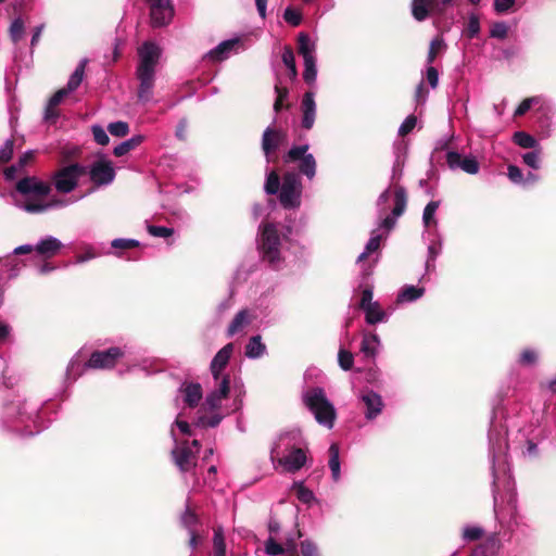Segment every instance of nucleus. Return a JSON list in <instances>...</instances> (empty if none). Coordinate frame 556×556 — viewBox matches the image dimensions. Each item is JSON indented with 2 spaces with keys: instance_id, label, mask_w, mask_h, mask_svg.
Instances as JSON below:
<instances>
[{
  "instance_id": "nucleus-30",
  "label": "nucleus",
  "mask_w": 556,
  "mask_h": 556,
  "mask_svg": "<svg viewBox=\"0 0 556 556\" xmlns=\"http://www.w3.org/2000/svg\"><path fill=\"white\" fill-rule=\"evenodd\" d=\"M241 401H235L232 407L225 408L224 414H213L211 417L201 416L199 417L198 421L195 422V426L198 427H216L225 415H228L232 412H236L240 408Z\"/></svg>"
},
{
  "instance_id": "nucleus-29",
  "label": "nucleus",
  "mask_w": 556,
  "mask_h": 556,
  "mask_svg": "<svg viewBox=\"0 0 556 556\" xmlns=\"http://www.w3.org/2000/svg\"><path fill=\"white\" fill-rule=\"evenodd\" d=\"M68 96L64 88L59 89L49 100L45 110V119L47 122L55 121L59 116L56 106Z\"/></svg>"
},
{
  "instance_id": "nucleus-41",
  "label": "nucleus",
  "mask_w": 556,
  "mask_h": 556,
  "mask_svg": "<svg viewBox=\"0 0 556 556\" xmlns=\"http://www.w3.org/2000/svg\"><path fill=\"white\" fill-rule=\"evenodd\" d=\"M439 205V201H430L424 208L422 223L426 228H430L432 225L437 227L438 222L435 219V213Z\"/></svg>"
},
{
  "instance_id": "nucleus-39",
  "label": "nucleus",
  "mask_w": 556,
  "mask_h": 556,
  "mask_svg": "<svg viewBox=\"0 0 556 556\" xmlns=\"http://www.w3.org/2000/svg\"><path fill=\"white\" fill-rule=\"evenodd\" d=\"M425 293L424 288H418L415 286H405L400 293L397 294L399 303H409L418 300Z\"/></svg>"
},
{
  "instance_id": "nucleus-20",
  "label": "nucleus",
  "mask_w": 556,
  "mask_h": 556,
  "mask_svg": "<svg viewBox=\"0 0 556 556\" xmlns=\"http://www.w3.org/2000/svg\"><path fill=\"white\" fill-rule=\"evenodd\" d=\"M232 352H233V343H228L223 349H220L216 353V355L213 357L211 365H210V370H211L214 381H218L223 377H229L228 375H223V370L229 363Z\"/></svg>"
},
{
  "instance_id": "nucleus-15",
  "label": "nucleus",
  "mask_w": 556,
  "mask_h": 556,
  "mask_svg": "<svg viewBox=\"0 0 556 556\" xmlns=\"http://www.w3.org/2000/svg\"><path fill=\"white\" fill-rule=\"evenodd\" d=\"M90 180L97 186L110 185L115 178V170L112 162L100 160L89 167Z\"/></svg>"
},
{
  "instance_id": "nucleus-16",
  "label": "nucleus",
  "mask_w": 556,
  "mask_h": 556,
  "mask_svg": "<svg viewBox=\"0 0 556 556\" xmlns=\"http://www.w3.org/2000/svg\"><path fill=\"white\" fill-rule=\"evenodd\" d=\"M214 389L206 395L204 406L207 410H216L223 408V401L229 394V377H223L218 381H214Z\"/></svg>"
},
{
  "instance_id": "nucleus-19",
  "label": "nucleus",
  "mask_w": 556,
  "mask_h": 556,
  "mask_svg": "<svg viewBox=\"0 0 556 556\" xmlns=\"http://www.w3.org/2000/svg\"><path fill=\"white\" fill-rule=\"evenodd\" d=\"M407 203V194L406 190L403 187H396L394 190V207L392 210L391 216H386L382 218L380 223V227L386 228L387 230H390L394 227L395 220L397 217H400L405 208Z\"/></svg>"
},
{
  "instance_id": "nucleus-26",
  "label": "nucleus",
  "mask_w": 556,
  "mask_h": 556,
  "mask_svg": "<svg viewBox=\"0 0 556 556\" xmlns=\"http://www.w3.org/2000/svg\"><path fill=\"white\" fill-rule=\"evenodd\" d=\"M502 543L496 533H492L485 538L472 552V556H498Z\"/></svg>"
},
{
  "instance_id": "nucleus-56",
  "label": "nucleus",
  "mask_w": 556,
  "mask_h": 556,
  "mask_svg": "<svg viewBox=\"0 0 556 556\" xmlns=\"http://www.w3.org/2000/svg\"><path fill=\"white\" fill-rule=\"evenodd\" d=\"M480 31V21L478 15L470 14L468 17V24L466 29V36L469 39L475 38Z\"/></svg>"
},
{
  "instance_id": "nucleus-21",
  "label": "nucleus",
  "mask_w": 556,
  "mask_h": 556,
  "mask_svg": "<svg viewBox=\"0 0 556 556\" xmlns=\"http://www.w3.org/2000/svg\"><path fill=\"white\" fill-rule=\"evenodd\" d=\"M240 47V40L238 38L224 40L214 49L210 50L204 58L213 62H220L228 59L231 54L238 53Z\"/></svg>"
},
{
  "instance_id": "nucleus-24",
  "label": "nucleus",
  "mask_w": 556,
  "mask_h": 556,
  "mask_svg": "<svg viewBox=\"0 0 556 556\" xmlns=\"http://www.w3.org/2000/svg\"><path fill=\"white\" fill-rule=\"evenodd\" d=\"M362 401L366 406L365 416L368 420L375 419L383 408L381 396L374 391H365L361 395Z\"/></svg>"
},
{
  "instance_id": "nucleus-14",
  "label": "nucleus",
  "mask_w": 556,
  "mask_h": 556,
  "mask_svg": "<svg viewBox=\"0 0 556 556\" xmlns=\"http://www.w3.org/2000/svg\"><path fill=\"white\" fill-rule=\"evenodd\" d=\"M300 444V435L296 432H286L279 434L270 448V460L274 467L277 468L276 462L279 459V457L291 452Z\"/></svg>"
},
{
  "instance_id": "nucleus-34",
  "label": "nucleus",
  "mask_w": 556,
  "mask_h": 556,
  "mask_svg": "<svg viewBox=\"0 0 556 556\" xmlns=\"http://www.w3.org/2000/svg\"><path fill=\"white\" fill-rule=\"evenodd\" d=\"M266 353V345L261 336H253L245 345V356L251 359L260 358Z\"/></svg>"
},
{
  "instance_id": "nucleus-54",
  "label": "nucleus",
  "mask_w": 556,
  "mask_h": 556,
  "mask_svg": "<svg viewBox=\"0 0 556 556\" xmlns=\"http://www.w3.org/2000/svg\"><path fill=\"white\" fill-rule=\"evenodd\" d=\"M338 362H339V366L343 370H350L354 364V356L351 352H349L344 349H340V351L338 353Z\"/></svg>"
},
{
  "instance_id": "nucleus-63",
  "label": "nucleus",
  "mask_w": 556,
  "mask_h": 556,
  "mask_svg": "<svg viewBox=\"0 0 556 556\" xmlns=\"http://www.w3.org/2000/svg\"><path fill=\"white\" fill-rule=\"evenodd\" d=\"M81 374L78 355L74 356L66 368V377L75 380Z\"/></svg>"
},
{
  "instance_id": "nucleus-61",
  "label": "nucleus",
  "mask_w": 556,
  "mask_h": 556,
  "mask_svg": "<svg viewBox=\"0 0 556 556\" xmlns=\"http://www.w3.org/2000/svg\"><path fill=\"white\" fill-rule=\"evenodd\" d=\"M148 232L153 237L167 238L173 235L174 230L165 226L149 225Z\"/></svg>"
},
{
  "instance_id": "nucleus-59",
  "label": "nucleus",
  "mask_w": 556,
  "mask_h": 556,
  "mask_svg": "<svg viewBox=\"0 0 556 556\" xmlns=\"http://www.w3.org/2000/svg\"><path fill=\"white\" fill-rule=\"evenodd\" d=\"M14 142L11 139L5 140V142L0 147V165L11 160Z\"/></svg>"
},
{
  "instance_id": "nucleus-45",
  "label": "nucleus",
  "mask_w": 556,
  "mask_h": 556,
  "mask_svg": "<svg viewBox=\"0 0 556 556\" xmlns=\"http://www.w3.org/2000/svg\"><path fill=\"white\" fill-rule=\"evenodd\" d=\"M213 547V556H226V543L222 527H218L214 530Z\"/></svg>"
},
{
  "instance_id": "nucleus-11",
  "label": "nucleus",
  "mask_w": 556,
  "mask_h": 556,
  "mask_svg": "<svg viewBox=\"0 0 556 556\" xmlns=\"http://www.w3.org/2000/svg\"><path fill=\"white\" fill-rule=\"evenodd\" d=\"M199 450L200 442L198 440H193L191 444L184 442L173 448L174 463L181 472H189L195 467Z\"/></svg>"
},
{
  "instance_id": "nucleus-64",
  "label": "nucleus",
  "mask_w": 556,
  "mask_h": 556,
  "mask_svg": "<svg viewBox=\"0 0 556 556\" xmlns=\"http://www.w3.org/2000/svg\"><path fill=\"white\" fill-rule=\"evenodd\" d=\"M416 124H417L416 116H414V115L407 116L399 128V135L405 136V135L409 134L415 128Z\"/></svg>"
},
{
  "instance_id": "nucleus-60",
  "label": "nucleus",
  "mask_w": 556,
  "mask_h": 556,
  "mask_svg": "<svg viewBox=\"0 0 556 556\" xmlns=\"http://www.w3.org/2000/svg\"><path fill=\"white\" fill-rule=\"evenodd\" d=\"M265 552L270 556H278L285 554V547L277 543L273 538H269L265 542Z\"/></svg>"
},
{
  "instance_id": "nucleus-1",
  "label": "nucleus",
  "mask_w": 556,
  "mask_h": 556,
  "mask_svg": "<svg viewBox=\"0 0 556 556\" xmlns=\"http://www.w3.org/2000/svg\"><path fill=\"white\" fill-rule=\"evenodd\" d=\"M513 431L509 424L505 425V437L496 429L494 422H491L489 430V456L492 463L494 510L498 518L505 519L506 516L517 523V491L516 483L510 477V466L508 463V451L511 448L510 435Z\"/></svg>"
},
{
  "instance_id": "nucleus-38",
  "label": "nucleus",
  "mask_w": 556,
  "mask_h": 556,
  "mask_svg": "<svg viewBox=\"0 0 556 556\" xmlns=\"http://www.w3.org/2000/svg\"><path fill=\"white\" fill-rule=\"evenodd\" d=\"M144 141V136L142 135H135L131 138L121 142L114 148V155L115 156H123L127 154L129 151L136 149L138 146H140Z\"/></svg>"
},
{
  "instance_id": "nucleus-27",
  "label": "nucleus",
  "mask_w": 556,
  "mask_h": 556,
  "mask_svg": "<svg viewBox=\"0 0 556 556\" xmlns=\"http://www.w3.org/2000/svg\"><path fill=\"white\" fill-rule=\"evenodd\" d=\"M63 248V243L55 237L46 236L41 238L35 245L37 254L45 258L52 257Z\"/></svg>"
},
{
  "instance_id": "nucleus-32",
  "label": "nucleus",
  "mask_w": 556,
  "mask_h": 556,
  "mask_svg": "<svg viewBox=\"0 0 556 556\" xmlns=\"http://www.w3.org/2000/svg\"><path fill=\"white\" fill-rule=\"evenodd\" d=\"M363 311L365 313L366 321L370 325L388 320V314L380 307V304L377 301L363 308Z\"/></svg>"
},
{
  "instance_id": "nucleus-3",
  "label": "nucleus",
  "mask_w": 556,
  "mask_h": 556,
  "mask_svg": "<svg viewBox=\"0 0 556 556\" xmlns=\"http://www.w3.org/2000/svg\"><path fill=\"white\" fill-rule=\"evenodd\" d=\"M49 184L36 178L25 177L17 181L16 191L24 197V200L14 199L16 206L25 212L36 214L52 207H61L68 204L66 201H52L43 203L42 199L50 193Z\"/></svg>"
},
{
  "instance_id": "nucleus-17",
  "label": "nucleus",
  "mask_w": 556,
  "mask_h": 556,
  "mask_svg": "<svg viewBox=\"0 0 556 556\" xmlns=\"http://www.w3.org/2000/svg\"><path fill=\"white\" fill-rule=\"evenodd\" d=\"M307 460L306 451L302 448L301 444L293 448L291 452L279 457L276 462L277 467L280 466L287 472H296L302 469Z\"/></svg>"
},
{
  "instance_id": "nucleus-28",
  "label": "nucleus",
  "mask_w": 556,
  "mask_h": 556,
  "mask_svg": "<svg viewBox=\"0 0 556 556\" xmlns=\"http://www.w3.org/2000/svg\"><path fill=\"white\" fill-rule=\"evenodd\" d=\"M182 402L189 407H195L202 399V388L199 383H188L179 389Z\"/></svg>"
},
{
  "instance_id": "nucleus-49",
  "label": "nucleus",
  "mask_w": 556,
  "mask_h": 556,
  "mask_svg": "<svg viewBox=\"0 0 556 556\" xmlns=\"http://www.w3.org/2000/svg\"><path fill=\"white\" fill-rule=\"evenodd\" d=\"M280 179L275 170L267 173L264 190L267 194H276L279 191Z\"/></svg>"
},
{
  "instance_id": "nucleus-58",
  "label": "nucleus",
  "mask_w": 556,
  "mask_h": 556,
  "mask_svg": "<svg viewBox=\"0 0 556 556\" xmlns=\"http://www.w3.org/2000/svg\"><path fill=\"white\" fill-rule=\"evenodd\" d=\"M441 252V243H431L428 247V258L426 262V268L429 270L430 268H434V262L437 256Z\"/></svg>"
},
{
  "instance_id": "nucleus-8",
  "label": "nucleus",
  "mask_w": 556,
  "mask_h": 556,
  "mask_svg": "<svg viewBox=\"0 0 556 556\" xmlns=\"http://www.w3.org/2000/svg\"><path fill=\"white\" fill-rule=\"evenodd\" d=\"M288 142L287 131L275 127L274 125L268 126L262 136V151L265 155L266 162H276L277 152L280 148L285 147Z\"/></svg>"
},
{
  "instance_id": "nucleus-5",
  "label": "nucleus",
  "mask_w": 556,
  "mask_h": 556,
  "mask_svg": "<svg viewBox=\"0 0 556 556\" xmlns=\"http://www.w3.org/2000/svg\"><path fill=\"white\" fill-rule=\"evenodd\" d=\"M302 401L319 425L327 429L334 426L337 410L323 388L315 387L303 391Z\"/></svg>"
},
{
  "instance_id": "nucleus-12",
  "label": "nucleus",
  "mask_w": 556,
  "mask_h": 556,
  "mask_svg": "<svg viewBox=\"0 0 556 556\" xmlns=\"http://www.w3.org/2000/svg\"><path fill=\"white\" fill-rule=\"evenodd\" d=\"M150 4V16L153 27H163L174 17V7L170 0H146Z\"/></svg>"
},
{
  "instance_id": "nucleus-9",
  "label": "nucleus",
  "mask_w": 556,
  "mask_h": 556,
  "mask_svg": "<svg viewBox=\"0 0 556 556\" xmlns=\"http://www.w3.org/2000/svg\"><path fill=\"white\" fill-rule=\"evenodd\" d=\"M308 144L294 146L285 155V163L299 162L301 174L312 180L316 175V160L313 154L307 153Z\"/></svg>"
},
{
  "instance_id": "nucleus-10",
  "label": "nucleus",
  "mask_w": 556,
  "mask_h": 556,
  "mask_svg": "<svg viewBox=\"0 0 556 556\" xmlns=\"http://www.w3.org/2000/svg\"><path fill=\"white\" fill-rule=\"evenodd\" d=\"M86 168L79 164L64 166L53 175V185L58 192L70 193L73 191Z\"/></svg>"
},
{
  "instance_id": "nucleus-57",
  "label": "nucleus",
  "mask_w": 556,
  "mask_h": 556,
  "mask_svg": "<svg viewBox=\"0 0 556 556\" xmlns=\"http://www.w3.org/2000/svg\"><path fill=\"white\" fill-rule=\"evenodd\" d=\"M91 131L93 135L94 141L100 146H106L110 141V138L106 134V130L100 125H93L91 127Z\"/></svg>"
},
{
  "instance_id": "nucleus-37",
  "label": "nucleus",
  "mask_w": 556,
  "mask_h": 556,
  "mask_svg": "<svg viewBox=\"0 0 556 556\" xmlns=\"http://www.w3.org/2000/svg\"><path fill=\"white\" fill-rule=\"evenodd\" d=\"M329 468L331 471V477L334 482H338L341 477V465H340V456H339V446L336 443H332L329 447Z\"/></svg>"
},
{
  "instance_id": "nucleus-53",
  "label": "nucleus",
  "mask_w": 556,
  "mask_h": 556,
  "mask_svg": "<svg viewBox=\"0 0 556 556\" xmlns=\"http://www.w3.org/2000/svg\"><path fill=\"white\" fill-rule=\"evenodd\" d=\"M509 26L505 22L494 23L490 29V37L495 39H505L508 35Z\"/></svg>"
},
{
  "instance_id": "nucleus-35",
  "label": "nucleus",
  "mask_w": 556,
  "mask_h": 556,
  "mask_svg": "<svg viewBox=\"0 0 556 556\" xmlns=\"http://www.w3.org/2000/svg\"><path fill=\"white\" fill-rule=\"evenodd\" d=\"M383 235L380 233L379 229L372 230L368 242L365 245V250L358 255L357 263L363 262L371 253L379 250Z\"/></svg>"
},
{
  "instance_id": "nucleus-42",
  "label": "nucleus",
  "mask_w": 556,
  "mask_h": 556,
  "mask_svg": "<svg viewBox=\"0 0 556 556\" xmlns=\"http://www.w3.org/2000/svg\"><path fill=\"white\" fill-rule=\"evenodd\" d=\"M531 109H535L542 116H545L548 110L545 100L539 96L523 99V114Z\"/></svg>"
},
{
  "instance_id": "nucleus-55",
  "label": "nucleus",
  "mask_w": 556,
  "mask_h": 556,
  "mask_svg": "<svg viewBox=\"0 0 556 556\" xmlns=\"http://www.w3.org/2000/svg\"><path fill=\"white\" fill-rule=\"evenodd\" d=\"M283 18L291 26H299L302 22V13L291 7H288L283 12Z\"/></svg>"
},
{
  "instance_id": "nucleus-33",
  "label": "nucleus",
  "mask_w": 556,
  "mask_h": 556,
  "mask_svg": "<svg viewBox=\"0 0 556 556\" xmlns=\"http://www.w3.org/2000/svg\"><path fill=\"white\" fill-rule=\"evenodd\" d=\"M380 348V339L376 333H366L363 337L361 351L367 357H375Z\"/></svg>"
},
{
  "instance_id": "nucleus-48",
  "label": "nucleus",
  "mask_w": 556,
  "mask_h": 556,
  "mask_svg": "<svg viewBox=\"0 0 556 556\" xmlns=\"http://www.w3.org/2000/svg\"><path fill=\"white\" fill-rule=\"evenodd\" d=\"M317 78L316 59L304 61L303 79L308 85H314Z\"/></svg>"
},
{
  "instance_id": "nucleus-44",
  "label": "nucleus",
  "mask_w": 556,
  "mask_h": 556,
  "mask_svg": "<svg viewBox=\"0 0 556 556\" xmlns=\"http://www.w3.org/2000/svg\"><path fill=\"white\" fill-rule=\"evenodd\" d=\"M484 535V529L477 525H467L463 529L462 538L465 542L480 540Z\"/></svg>"
},
{
  "instance_id": "nucleus-40",
  "label": "nucleus",
  "mask_w": 556,
  "mask_h": 556,
  "mask_svg": "<svg viewBox=\"0 0 556 556\" xmlns=\"http://www.w3.org/2000/svg\"><path fill=\"white\" fill-rule=\"evenodd\" d=\"M85 64L86 60H83L75 68L74 73L70 76V79L64 87L68 94L75 91L81 84L85 74Z\"/></svg>"
},
{
  "instance_id": "nucleus-4",
  "label": "nucleus",
  "mask_w": 556,
  "mask_h": 556,
  "mask_svg": "<svg viewBox=\"0 0 556 556\" xmlns=\"http://www.w3.org/2000/svg\"><path fill=\"white\" fill-rule=\"evenodd\" d=\"M38 412L37 404H28L20 396L4 406V415L9 421L24 426L23 428H20L17 425L12 426L13 430L22 435H34L40 432L41 428L37 425Z\"/></svg>"
},
{
  "instance_id": "nucleus-25",
  "label": "nucleus",
  "mask_w": 556,
  "mask_h": 556,
  "mask_svg": "<svg viewBox=\"0 0 556 556\" xmlns=\"http://www.w3.org/2000/svg\"><path fill=\"white\" fill-rule=\"evenodd\" d=\"M314 97V92L307 91L302 99V127L305 129H311L315 123L316 103Z\"/></svg>"
},
{
  "instance_id": "nucleus-47",
  "label": "nucleus",
  "mask_w": 556,
  "mask_h": 556,
  "mask_svg": "<svg viewBox=\"0 0 556 556\" xmlns=\"http://www.w3.org/2000/svg\"><path fill=\"white\" fill-rule=\"evenodd\" d=\"M292 489L296 492V497L302 503L309 504L315 501L314 493L303 482H294Z\"/></svg>"
},
{
  "instance_id": "nucleus-13",
  "label": "nucleus",
  "mask_w": 556,
  "mask_h": 556,
  "mask_svg": "<svg viewBox=\"0 0 556 556\" xmlns=\"http://www.w3.org/2000/svg\"><path fill=\"white\" fill-rule=\"evenodd\" d=\"M124 355L119 348H110L106 351L93 352L88 362L84 364V368L109 369L114 367L117 359Z\"/></svg>"
},
{
  "instance_id": "nucleus-7",
  "label": "nucleus",
  "mask_w": 556,
  "mask_h": 556,
  "mask_svg": "<svg viewBox=\"0 0 556 556\" xmlns=\"http://www.w3.org/2000/svg\"><path fill=\"white\" fill-rule=\"evenodd\" d=\"M303 186L295 173H287L282 178L279 201L285 208H296L301 204Z\"/></svg>"
},
{
  "instance_id": "nucleus-18",
  "label": "nucleus",
  "mask_w": 556,
  "mask_h": 556,
  "mask_svg": "<svg viewBox=\"0 0 556 556\" xmlns=\"http://www.w3.org/2000/svg\"><path fill=\"white\" fill-rule=\"evenodd\" d=\"M446 163L452 170L462 169L470 175L477 174L480 169V165L475 156H463L456 151H447Z\"/></svg>"
},
{
  "instance_id": "nucleus-22",
  "label": "nucleus",
  "mask_w": 556,
  "mask_h": 556,
  "mask_svg": "<svg viewBox=\"0 0 556 556\" xmlns=\"http://www.w3.org/2000/svg\"><path fill=\"white\" fill-rule=\"evenodd\" d=\"M443 8L438 0H413L412 14L418 22L425 21L430 14H440Z\"/></svg>"
},
{
  "instance_id": "nucleus-6",
  "label": "nucleus",
  "mask_w": 556,
  "mask_h": 556,
  "mask_svg": "<svg viewBox=\"0 0 556 556\" xmlns=\"http://www.w3.org/2000/svg\"><path fill=\"white\" fill-rule=\"evenodd\" d=\"M280 225L267 223L260 228V238L257 241L258 250L263 261L267 262L273 268H280L283 261L282 238Z\"/></svg>"
},
{
  "instance_id": "nucleus-2",
  "label": "nucleus",
  "mask_w": 556,
  "mask_h": 556,
  "mask_svg": "<svg viewBox=\"0 0 556 556\" xmlns=\"http://www.w3.org/2000/svg\"><path fill=\"white\" fill-rule=\"evenodd\" d=\"M161 48L151 41H146L138 49V65L136 77L139 81L138 100L142 103L150 102L153 98L155 85V72L161 58Z\"/></svg>"
},
{
  "instance_id": "nucleus-62",
  "label": "nucleus",
  "mask_w": 556,
  "mask_h": 556,
  "mask_svg": "<svg viewBox=\"0 0 556 556\" xmlns=\"http://www.w3.org/2000/svg\"><path fill=\"white\" fill-rule=\"evenodd\" d=\"M443 46V40L441 38H434L430 42L428 55H427V64L431 65L437 56L438 50Z\"/></svg>"
},
{
  "instance_id": "nucleus-31",
  "label": "nucleus",
  "mask_w": 556,
  "mask_h": 556,
  "mask_svg": "<svg viewBox=\"0 0 556 556\" xmlns=\"http://www.w3.org/2000/svg\"><path fill=\"white\" fill-rule=\"evenodd\" d=\"M251 323V316L248 309L240 311L231 320L227 328V336L233 337L241 332Z\"/></svg>"
},
{
  "instance_id": "nucleus-23",
  "label": "nucleus",
  "mask_w": 556,
  "mask_h": 556,
  "mask_svg": "<svg viewBox=\"0 0 556 556\" xmlns=\"http://www.w3.org/2000/svg\"><path fill=\"white\" fill-rule=\"evenodd\" d=\"M523 149H534L531 152L523 153V164L533 169H539L542 150L539 147L536 139L526 132H523Z\"/></svg>"
},
{
  "instance_id": "nucleus-36",
  "label": "nucleus",
  "mask_w": 556,
  "mask_h": 556,
  "mask_svg": "<svg viewBox=\"0 0 556 556\" xmlns=\"http://www.w3.org/2000/svg\"><path fill=\"white\" fill-rule=\"evenodd\" d=\"M299 53L303 56V61L312 60L315 58L316 45L309 38V36L305 33H301L299 35Z\"/></svg>"
},
{
  "instance_id": "nucleus-51",
  "label": "nucleus",
  "mask_w": 556,
  "mask_h": 556,
  "mask_svg": "<svg viewBox=\"0 0 556 556\" xmlns=\"http://www.w3.org/2000/svg\"><path fill=\"white\" fill-rule=\"evenodd\" d=\"M24 29V22L21 17L13 20L10 26V37L13 42H17L23 38Z\"/></svg>"
},
{
  "instance_id": "nucleus-43",
  "label": "nucleus",
  "mask_w": 556,
  "mask_h": 556,
  "mask_svg": "<svg viewBox=\"0 0 556 556\" xmlns=\"http://www.w3.org/2000/svg\"><path fill=\"white\" fill-rule=\"evenodd\" d=\"M281 59H282L283 64L286 65V67L289 71L290 80H294L296 78L298 71H296L295 59H294L292 49L289 47H285Z\"/></svg>"
},
{
  "instance_id": "nucleus-46",
  "label": "nucleus",
  "mask_w": 556,
  "mask_h": 556,
  "mask_svg": "<svg viewBox=\"0 0 556 556\" xmlns=\"http://www.w3.org/2000/svg\"><path fill=\"white\" fill-rule=\"evenodd\" d=\"M275 92H276V100L274 103V110L276 113H278L283 105V101L289 96V90L287 87L282 86V81L280 78H277V81L275 84Z\"/></svg>"
},
{
  "instance_id": "nucleus-50",
  "label": "nucleus",
  "mask_w": 556,
  "mask_h": 556,
  "mask_svg": "<svg viewBox=\"0 0 556 556\" xmlns=\"http://www.w3.org/2000/svg\"><path fill=\"white\" fill-rule=\"evenodd\" d=\"M181 525L188 530V532L195 531V526L199 522L198 516L190 509L187 504L185 513L180 518Z\"/></svg>"
},
{
  "instance_id": "nucleus-52",
  "label": "nucleus",
  "mask_w": 556,
  "mask_h": 556,
  "mask_svg": "<svg viewBox=\"0 0 556 556\" xmlns=\"http://www.w3.org/2000/svg\"><path fill=\"white\" fill-rule=\"evenodd\" d=\"M108 130L114 137H125L129 132V125L123 121L113 122L108 125Z\"/></svg>"
}]
</instances>
